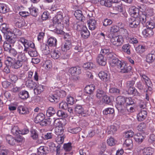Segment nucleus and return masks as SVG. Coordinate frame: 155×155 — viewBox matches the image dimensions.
I'll return each instance as SVG.
<instances>
[{"label": "nucleus", "instance_id": "nucleus-48", "mask_svg": "<svg viewBox=\"0 0 155 155\" xmlns=\"http://www.w3.org/2000/svg\"><path fill=\"white\" fill-rule=\"evenodd\" d=\"M131 13L133 15L134 18L138 17L139 15L140 14L139 13V10L138 8L134 7H132L131 9Z\"/></svg>", "mask_w": 155, "mask_h": 155}, {"label": "nucleus", "instance_id": "nucleus-63", "mask_svg": "<svg viewBox=\"0 0 155 155\" xmlns=\"http://www.w3.org/2000/svg\"><path fill=\"white\" fill-rule=\"evenodd\" d=\"M134 135V132L131 130H129L125 132L123 135L125 137L130 138L133 137Z\"/></svg>", "mask_w": 155, "mask_h": 155}, {"label": "nucleus", "instance_id": "nucleus-14", "mask_svg": "<svg viewBox=\"0 0 155 155\" xmlns=\"http://www.w3.org/2000/svg\"><path fill=\"white\" fill-rule=\"evenodd\" d=\"M155 60V51L153 50L148 54L146 57V61L149 63H152Z\"/></svg>", "mask_w": 155, "mask_h": 155}, {"label": "nucleus", "instance_id": "nucleus-29", "mask_svg": "<svg viewBox=\"0 0 155 155\" xmlns=\"http://www.w3.org/2000/svg\"><path fill=\"white\" fill-rule=\"evenodd\" d=\"M6 139L7 142L10 145L13 146L16 144V139L12 136L10 135L7 136Z\"/></svg>", "mask_w": 155, "mask_h": 155}, {"label": "nucleus", "instance_id": "nucleus-23", "mask_svg": "<svg viewBox=\"0 0 155 155\" xmlns=\"http://www.w3.org/2000/svg\"><path fill=\"white\" fill-rule=\"evenodd\" d=\"M49 46L43 43L41 45V50L44 54L47 55L50 53Z\"/></svg>", "mask_w": 155, "mask_h": 155}, {"label": "nucleus", "instance_id": "nucleus-58", "mask_svg": "<svg viewBox=\"0 0 155 155\" xmlns=\"http://www.w3.org/2000/svg\"><path fill=\"white\" fill-rule=\"evenodd\" d=\"M30 13L31 15L34 17H36L38 15V9L35 7L30 8H29Z\"/></svg>", "mask_w": 155, "mask_h": 155}, {"label": "nucleus", "instance_id": "nucleus-60", "mask_svg": "<svg viewBox=\"0 0 155 155\" xmlns=\"http://www.w3.org/2000/svg\"><path fill=\"white\" fill-rule=\"evenodd\" d=\"M53 134L51 133H48L42 135V138L45 140H48L52 138Z\"/></svg>", "mask_w": 155, "mask_h": 155}, {"label": "nucleus", "instance_id": "nucleus-11", "mask_svg": "<svg viewBox=\"0 0 155 155\" xmlns=\"http://www.w3.org/2000/svg\"><path fill=\"white\" fill-rule=\"evenodd\" d=\"M98 76L100 79L104 82H106L109 81L110 75L106 72H100L98 74Z\"/></svg>", "mask_w": 155, "mask_h": 155}, {"label": "nucleus", "instance_id": "nucleus-55", "mask_svg": "<svg viewBox=\"0 0 155 155\" xmlns=\"http://www.w3.org/2000/svg\"><path fill=\"white\" fill-rule=\"evenodd\" d=\"M55 134L58 136H61L64 132V129L61 127H56L55 129Z\"/></svg>", "mask_w": 155, "mask_h": 155}, {"label": "nucleus", "instance_id": "nucleus-1", "mask_svg": "<svg viewBox=\"0 0 155 155\" xmlns=\"http://www.w3.org/2000/svg\"><path fill=\"white\" fill-rule=\"evenodd\" d=\"M69 72L71 75V79L72 81L75 82L79 79V77L78 75L81 73L80 67H72L70 69Z\"/></svg>", "mask_w": 155, "mask_h": 155}, {"label": "nucleus", "instance_id": "nucleus-6", "mask_svg": "<svg viewBox=\"0 0 155 155\" xmlns=\"http://www.w3.org/2000/svg\"><path fill=\"white\" fill-rule=\"evenodd\" d=\"M19 41L23 44L25 48L30 47L31 48H34L35 47V44L32 42L28 41L24 38H20L19 39Z\"/></svg>", "mask_w": 155, "mask_h": 155}, {"label": "nucleus", "instance_id": "nucleus-35", "mask_svg": "<svg viewBox=\"0 0 155 155\" xmlns=\"http://www.w3.org/2000/svg\"><path fill=\"white\" fill-rule=\"evenodd\" d=\"M147 49L146 47L145 46L142 45H139L136 47L135 50L136 52L139 54H142Z\"/></svg>", "mask_w": 155, "mask_h": 155}, {"label": "nucleus", "instance_id": "nucleus-62", "mask_svg": "<svg viewBox=\"0 0 155 155\" xmlns=\"http://www.w3.org/2000/svg\"><path fill=\"white\" fill-rule=\"evenodd\" d=\"M3 47L5 51H8L12 48V45L7 42L5 41L3 44Z\"/></svg>", "mask_w": 155, "mask_h": 155}, {"label": "nucleus", "instance_id": "nucleus-33", "mask_svg": "<svg viewBox=\"0 0 155 155\" xmlns=\"http://www.w3.org/2000/svg\"><path fill=\"white\" fill-rule=\"evenodd\" d=\"M17 59L24 63L27 61V58L25 56V54L22 52H19L18 56Z\"/></svg>", "mask_w": 155, "mask_h": 155}, {"label": "nucleus", "instance_id": "nucleus-47", "mask_svg": "<svg viewBox=\"0 0 155 155\" xmlns=\"http://www.w3.org/2000/svg\"><path fill=\"white\" fill-rule=\"evenodd\" d=\"M44 87V86L42 85L41 84L38 85L36 88H34L35 93L37 94H40L43 91Z\"/></svg>", "mask_w": 155, "mask_h": 155}, {"label": "nucleus", "instance_id": "nucleus-56", "mask_svg": "<svg viewBox=\"0 0 155 155\" xmlns=\"http://www.w3.org/2000/svg\"><path fill=\"white\" fill-rule=\"evenodd\" d=\"M81 130V128L79 127L76 128H69L68 129V131L72 134H77L80 132Z\"/></svg>", "mask_w": 155, "mask_h": 155}, {"label": "nucleus", "instance_id": "nucleus-41", "mask_svg": "<svg viewBox=\"0 0 155 155\" xmlns=\"http://www.w3.org/2000/svg\"><path fill=\"white\" fill-rule=\"evenodd\" d=\"M48 100L51 102H57L59 99V97L58 96L57 94H51L49 95L48 97Z\"/></svg>", "mask_w": 155, "mask_h": 155}, {"label": "nucleus", "instance_id": "nucleus-19", "mask_svg": "<svg viewBox=\"0 0 155 155\" xmlns=\"http://www.w3.org/2000/svg\"><path fill=\"white\" fill-rule=\"evenodd\" d=\"M134 107V104L125 106V109L122 111V114H125L127 111L130 113L134 112L135 111Z\"/></svg>", "mask_w": 155, "mask_h": 155}, {"label": "nucleus", "instance_id": "nucleus-22", "mask_svg": "<svg viewBox=\"0 0 155 155\" xmlns=\"http://www.w3.org/2000/svg\"><path fill=\"white\" fill-rule=\"evenodd\" d=\"M143 155H152L153 153V148L151 147H147L143 149H140Z\"/></svg>", "mask_w": 155, "mask_h": 155}, {"label": "nucleus", "instance_id": "nucleus-21", "mask_svg": "<svg viewBox=\"0 0 155 155\" xmlns=\"http://www.w3.org/2000/svg\"><path fill=\"white\" fill-rule=\"evenodd\" d=\"M147 112L146 110H141L137 115V119L139 121H141L144 120L147 116Z\"/></svg>", "mask_w": 155, "mask_h": 155}, {"label": "nucleus", "instance_id": "nucleus-43", "mask_svg": "<svg viewBox=\"0 0 155 155\" xmlns=\"http://www.w3.org/2000/svg\"><path fill=\"white\" fill-rule=\"evenodd\" d=\"M134 139L136 142L140 143L143 141L144 137L140 134L138 133L134 136Z\"/></svg>", "mask_w": 155, "mask_h": 155}, {"label": "nucleus", "instance_id": "nucleus-10", "mask_svg": "<svg viewBox=\"0 0 155 155\" xmlns=\"http://www.w3.org/2000/svg\"><path fill=\"white\" fill-rule=\"evenodd\" d=\"M12 58L10 57H8L7 60L5 62L6 66L4 69V72L6 73H8L10 72L9 67L12 66V62L11 61Z\"/></svg>", "mask_w": 155, "mask_h": 155}, {"label": "nucleus", "instance_id": "nucleus-12", "mask_svg": "<svg viewBox=\"0 0 155 155\" xmlns=\"http://www.w3.org/2000/svg\"><path fill=\"white\" fill-rule=\"evenodd\" d=\"M120 0H101L100 3L102 5L110 7L112 6V3H117Z\"/></svg>", "mask_w": 155, "mask_h": 155}, {"label": "nucleus", "instance_id": "nucleus-38", "mask_svg": "<svg viewBox=\"0 0 155 155\" xmlns=\"http://www.w3.org/2000/svg\"><path fill=\"white\" fill-rule=\"evenodd\" d=\"M117 130V128L115 126L111 125L107 127L106 132H107L108 134H113Z\"/></svg>", "mask_w": 155, "mask_h": 155}, {"label": "nucleus", "instance_id": "nucleus-37", "mask_svg": "<svg viewBox=\"0 0 155 155\" xmlns=\"http://www.w3.org/2000/svg\"><path fill=\"white\" fill-rule=\"evenodd\" d=\"M8 11L7 5L5 4L0 3V13L5 14Z\"/></svg>", "mask_w": 155, "mask_h": 155}, {"label": "nucleus", "instance_id": "nucleus-20", "mask_svg": "<svg viewBox=\"0 0 155 155\" xmlns=\"http://www.w3.org/2000/svg\"><path fill=\"white\" fill-rule=\"evenodd\" d=\"M142 34L145 37L150 38L153 35L154 32L152 29L147 28L143 30Z\"/></svg>", "mask_w": 155, "mask_h": 155}, {"label": "nucleus", "instance_id": "nucleus-52", "mask_svg": "<svg viewBox=\"0 0 155 155\" xmlns=\"http://www.w3.org/2000/svg\"><path fill=\"white\" fill-rule=\"evenodd\" d=\"M137 17L139 18L140 22L142 24L145 23L147 21L146 15L143 14H140Z\"/></svg>", "mask_w": 155, "mask_h": 155}, {"label": "nucleus", "instance_id": "nucleus-16", "mask_svg": "<svg viewBox=\"0 0 155 155\" xmlns=\"http://www.w3.org/2000/svg\"><path fill=\"white\" fill-rule=\"evenodd\" d=\"M81 34V37L84 38H87L90 34L87 28L84 26L82 28Z\"/></svg>", "mask_w": 155, "mask_h": 155}, {"label": "nucleus", "instance_id": "nucleus-36", "mask_svg": "<svg viewBox=\"0 0 155 155\" xmlns=\"http://www.w3.org/2000/svg\"><path fill=\"white\" fill-rule=\"evenodd\" d=\"M23 63L21 61L17 59V60L15 61L14 63H12V67L15 69H17L22 67Z\"/></svg>", "mask_w": 155, "mask_h": 155}, {"label": "nucleus", "instance_id": "nucleus-7", "mask_svg": "<svg viewBox=\"0 0 155 155\" xmlns=\"http://www.w3.org/2000/svg\"><path fill=\"white\" fill-rule=\"evenodd\" d=\"M140 76L145 82L146 86L147 87L148 90H152V84L149 78L145 74H141Z\"/></svg>", "mask_w": 155, "mask_h": 155}, {"label": "nucleus", "instance_id": "nucleus-59", "mask_svg": "<svg viewBox=\"0 0 155 155\" xmlns=\"http://www.w3.org/2000/svg\"><path fill=\"white\" fill-rule=\"evenodd\" d=\"M114 111L113 108H107L105 109L103 111V114L105 115L108 114H113L114 113Z\"/></svg>", "mask_w": 155, "mask_h": 155}, {"label": "nucleus", "instance_id": "nucleus-42", "mask_svg": "<svg viewBox=\"0 0 155 155\" xmlns=\"http://www.w3.org/2000/svg\"><path fill=\"white\" fill-rule=\"evenodd\" d=\"M130 46L129 44H125L122 47V50L127 54H130Z\"/></svg>", "mask_w": 155, "mask_h": 155}, {"label": "nucleus", "instance_id": "nucleus-46", "mask_svg": "<svg viewBox=\"0 0 155 155\" xmlns=\"http://www.w3.org/2000/svg\"><path fill=\"white\" fill-rule=\"evenodd\" d=\"M11 32L17 37L20 36L22 34L21 31L20 29L15 28H12L11 29Z\"/></svg>", "mask_w": 155, "mask_h": 155}, {"label": "nucleus", "instance_id": "nucleus-54", "mask_svg": "<svg viewBox=\"0 0 155 155\" xmlns=\"http://www.w3.org/2000/svg\"><path fill=\"white\" fill-rule=\"evenodd\" d=\"M11 132L13 135L17 136L20 134V130H19L17 126H14L11 129Z\"/></svg>", "mask_w": 155, "mask_h": 155}, {"label": "nucleus", "instance_id": "nucleus-31", "mask_svg": "<svg viewBox=\"0 0 155 155\" xmlns=\"http://www.w3.org/2000/svg\"><path fill=\"white\" fill-rule=\"evenodd\" d=\"M5 38L6 41L12 45L15 43L16 41V39L15 37L10 36L8 34L6 35Z\"/></svg>", "mask_w": 155, "mask_h": 155}, {"label": "nucleus", "instance_id": "nucleus-64", "mask_svg": "<svg viewBox=\"0 0 155 155\" xmlns=\"http://www.w3.org/2000/svg\"><path fill=\"white\" fill-rule=\"evenodd\" d=\"M145 13L146 15L152 16L154 14V10L153 8H148L145 11Z\"/></svg>", "mask_w": 155, "mask_h": 155}, {"label": "nucleus", "instance_id": "nucleus-30", "mask_svg": "<svg viewBox=\"0 0 155 155\" xmlns=\"http://www.w3.org/2000/svg\"><path fill=\"white\" fill-rule=\"evenodd\" d=\"M18 95L19 98L23 100L27 99L29 97L28 92L25 90H23L20 91Z\"/></svg>", "mask_w": 155, "mask_h": 155}, {"label": "nucleus", "instance_id": "nucleus-51", "mask_svg": "<svg viewBox=\"0 0 155 155\" xmlns=\"http://www.w3.org/2000/svg\"><path fill=\"white\" fill-rule=\"evenodd\" d=\"M74 111L76 113L81 114L84 111V109L81 105H77L74 108Z\"/></svg>", "mask_w": 155, "mask_h": 155}, {"label": "nucleus", "instance_id": "nucleus-8", "mask_svg": "<svg viewBox=\"0 0 155 155\" xmlns=\"http://www.w3.org/2000/svg\"><path fill=\"white\" fill-rule=\"evenodd\" d=\"M128 23L130 27L132 28H137L140 24L139 19H136L135 18L129 19Z\"/></svg>", "mask_w": 155, "mask_h": 155}, {"label": "nucleus", "instance_id": "nucleus-26", "mask_svg": "<svg viewBox=\"0 0 155 155\" xmlns=\"http://www.w3.org/2000/svg\"><path fill=\"white\" fill-rule=\"evenodd\" d=\"M17 111L20 114H27L29 113L28 109L25 107L22 106H19L18 107Z\"/></svg>", "mask_w": 155, "mask_h": 155}, {"label": "nucleus", "instance_id": "nucleus-9", "mask_svg": "<svg viewBox=\"0 0 155 155\" xmlns=\"http://www.w3.org/2000/svg\"><path fill=\"white\" fill-rule=\"evenodd\" d=\"M63 18V13L59 12L57 13L56 16L53 18V23L55 24H61L62 22Z\"/></svg>", "mask_w": 155, "mask_h": 155}, {"label": "nucleus", "instance_id": "nucleus-40", "mask_svg": "<svg viewBox=\"0 0 155 155\" xmlns=\"http://www.w3.org/2000/svg\"><path fill=\"white\" fill-rule=\"evenodd\" d=\"M48 100L51 102H57L59 99V97L58 96L57 94H51L49 95L48 97Z\"/></svg>", "mask_w": 155, "mask_h": 155}, {"label": "nucleus", "instance_id": "nucleus-15", "mask_svg": "<svg viewBox=\"0 0 155 155\" xmlns=\"http://www.w3.org/2000/svg\"><path fill=\"white\" fill-rule=\"evenodd\" d=\"M47 44L50 47H56L57 45V39L54 37H50L48 39Z\"/></svg>", "mask_w": 155, "mask_h": 155}, {"label": "nucleus", "instance_id": "nucleus-53", "mask_svg": "<svg viewBox=\"0 0 155 155\" xmlns=\"http://www.w3.org/2000/svg\"><path fill=\"white\" fill-rule=\"evenodd\" d=\"M136 87L140 91L143 90L144 92H147V90L145 88L144 89L143 85L142 82L140 81H139L136 83Z\"/></svg>", "mask_w": 155, "mask_h": 155}, {"label": "nucleus", "instance_id": "nucleus-45", "mask_svg": "<svg viewBox=\"0 0 155 155\" xmlns=\"http://www.w3.org/2000/svg\"><path fill=\"white\" fill-rule=\"evenodd\" d=\"M120 33L121 34L120 35L123 36L127 39L129 38V35L128 31L125 29H121L119 30Z\"/></svg>", "mask_w": 155, "mask_h": 155}, {"label": "nucleus", "instance_id": "nucleus-34", "mask_svg": "<svg viewBox=\"0 0 155 155\" xmlns=\"http://www.w3.org/2000/svg\"><path fill=\"white\" fill-rule=\"evenodd\" d=\"M94 89V85L92 84L86 86L84 89V91L87 94H90L93 92Z\"/></svg>", "mask_w": 155, "mask_h": 155}, {"label": "nucleus", "instance_id": "nucleus-50", "mask_svg": "<svg viewBox=\"0 0 155 155\" xmlns=\"http://www.w3.org/2000/svg\"><path fill=\"white\" fill-rule=\"evenodd\" d=\"M105 95V92L102 90L98 89L97 90L96 96L97 98L100 99L102 97H103Z\"/></svg>", "mask_w": 155, "mask_h": 155}, {"label": "nucleus", "instance_id": "nucleus-27", "mask_svg": "<svg viewBox=\"0 0 155 155\" xmlns=\"http://www.w3.org/2000/svg\"><path fill=\"white\" fill-rule=\"evenodd\" d=\"M48 152L46 147L41 146L38 149V154L39 155H45Z\"/></svg>", "mask_w": 155, "mask_h": 155}, {"label": "nucleus", "instance_id": "nucleus-25", "mask_svg": "<svg viewBox=\"0 0 155 155\" xmlns=\"http://www.w3.org/2000/svg\"><path fill=\"white\" fill-rule=\"evenodd\" d=\"M122 61H120L117 58L113 59L110 61V65L111 67H117L118 68L122 63Z\"/></svg>", "mask_w": 155, "mask_h": 155}, {"label": "nucleus", "instance_id": "nucleus-18", "mask_svg": "<svg viewBox=\"0 0 155 155\" xmlns=\"http://www.w3.org/2000/svg\"><path fill=\"white\" fill-rule=\"evenodd\" d=\"M74 15L76 18L79 20L83 21L85 19V17L81 10H76L74 12Z\"/></svg>", "mask_w": 155, "mask_h": 155}, {"label": "nucleus", "instance_id": "nucleus-57", "mask_svg": "<svg viewBox=\"0 0 155 155\" xmlns=\"http://www.w3.org/2000/svg\"><path fill=\"white\" fill-rule=\"evenodd\" d=\"M146 128V125L143 123H141L137 127V129L139 131L141 132L145 131Z\"/></svg>", "mask_w": 155, "mask_h": 155}, {"label": "nucleus", "instance_id": "nucleus-17", "mask_svg": "<svg viewBox=\"0 0 155 155\" xmlns=\"http://www.w3.org/2000/svg\"><path fill=\"white\" fill-rule=\"evenodd\" d=\"M97 62L100 65L104 66L105 65L106 62V59L104 57L103 54H100L98 55L97 58Z\"/></svg>", "mask_w": 155, "mask_h": 155}, {"label": "nucleus", "instance_id": "nucleus-3", "mask_svg": "<svg viewBox=\"0 0 155 155\" xmlns=\"http://www.w3.org/2000/svg\"><path fill=\"white\" fill-rule=\"evenodd\" d=\"M116 107L118 110L121 113L125 107V98L121 96H118L116 98Z\"/></svg>", "mask_w": 155, "mask_h": 155}, {"label": "nucleus", "instance_id": "nucleus-44", "mask_svg": "<svg viewBox=\"0 0 155 155\" xmlns=\"http://www.w3.org/2000/svg\"><path fill=\"white\" fill-rule=\"evenodd\" d=\"M55 110L52 107H49L47 110L46 115L48 117H50L55 114Z\"/></svg>", "mask_w": 155, "mask_h": 155}, {"label": "nucleus", "instance_id": "nucleus-28", "mask_svg": "<svg viewBox=\"0 0 155 155\" xmlns=\"http://www.w3.org/2000/svg\"><path fill=\"white\" fill-rule=\"evenodd\" d=\"M25 85L27 87L30 89H33L36 85L35 83L31 79L27 80L26 81Z\"/></svg>", "mask_w": 155, "mask_h": 155}, {"label": "nucleus", "instance_id": "nucleus-13", "mask_svg": "<svg viewBox=\"0 0 155 155\" xmlns=\"http://www.w3.org/2000/svg\"><path fill=\"white\" fill-rule=\"evenodd\" d=\"M87 24L90 30H94L97 26V22L96 20L93 18H90L87 21Z\"/></svg>", "mask_w": 155, "mask_h": 155}, {"label": "nucleus", "instance_id": "nucleus-5", "mask_svg": "<svg viewBox=\"0 0 155 155\" xmlns=\"http://www.w3.org/2000/svg\"><path fill=\"white\" fill-rule=\"evenodd\" d=\"M117 68L121 73H128L131 71L132 67L130 66H127L124 62H122Z\"/></svg>", "mask_w": 155, "mask_h": 155}, {"label": "nucleus", "instance_id": "nucleus-39", "mask_svg": "<svg viewBox=\"0 0 155 155\" xmlns=\"http://www.w3.org/2000/svg\"><path fill=\"white\" fill-rule=\"evenodd\" d=\"M48 100L51 102H57L59 99V97L58 96L57 94H51L49 95L48 97Z\"/></svg>", "mask_w": 155, "mask_h": 155}, {"label": "nucleus", "instance_id": "nucleus-4", "mask_svg": "<svg viewBox=\"0 0 155 155\" xmlns=\"http://www.w3.org/2000/svg\"><path fill=\"white\" fill-rule=\"evenodd\" d=\"M110 42L114 45L118 47L123 44L124 39L121 35L113 36L110 39Z\"/></svg>", "mask_w": 155, "mask_h": 155}, {"label": "nucleus", "instance_id": "nucleus-2", "mask_svg": "<svg viewBox=\"0 0 155 155\" xmlns=\"http://www.w3.org/2000/svg\"><path fill=\"white\" fill-rule=\"evenodd\" d=\"M51 57L54 59H64L67 58L68 56L66 54L65 52H63L61 50H54L51 53Z\"/></svg>", "mask_w": 155, "mask_h": 155}, {"label": "nucleus", "instance_id": "nucleus-24", "mask_svg": "<svg viewBox=\"0 0 155 155\" xmlns=\"http://www.w3.org/2000/svg\"><path fill=\"white\" fill-rule=\"evenodd\" d=\"M71 47V43L69 40H67L62 46L61 51L63 52L69 50Z\"/></svg>", "mask_w": 155, "mask_h": 155}, {"label": "nucleus", "instance_id": "nucleus-49", "mask_svg": "<svg viewBox=\"0 0 155 155\" xmlns=\"http://www.w3.org/2000/svg\"><path fill=\"white\" fill-rule=\"evenodd\" d=\"M95 66V64L90 62L85 63L83 65V67L85 69H89L94 68Z\"/></svg>", "mask_w": 155, "mask_h": 155}, {"label": "nucleus", "instance_id": "nucleus-32", "mask_svg": "<svg viewBox=\"0 0 155 155\" xmlns=\"http://www.w3.org/2000/svg\"><path fill=\"white\" fill-rule=\"evenodd\" d=\"M45 118V115L42 113L38 114L35 118V122L36 123H38L43 120Z\"/></svg>", "mask_w": 155, "mask_h": 155}, {"label": "nucleus", "instance_id": "nucleus-61", "mask_svg": "<svg viewBox=\"0 0 155 155\" xmlns=\"http://www.w3.org/2000/svg\"><path fill=\"white\" fill-rule=\"evenodd\" d=\"M31 137L34 140H36L38 137V134L37 131L34 129L31 130Z\"/></svg>", "mask_w": 155, "mask_h": 155}]
</instances>
